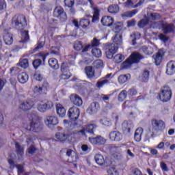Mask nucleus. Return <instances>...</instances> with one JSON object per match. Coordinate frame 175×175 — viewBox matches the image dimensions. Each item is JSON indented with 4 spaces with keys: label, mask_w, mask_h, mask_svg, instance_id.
Instances as JSON below:
<instances>
[{
    "label": "nucleus",
    "mask_w": 175,
    "mask_h": 175,
    "mask_svg": "<svg viewBox=\"0 0 175 175\" xmlns=\"http://www.w3.org/2000/svg\"><path fill=\"white\" fill-rule=\"evenodd\" d=\"M45 124L47 126H51V125H57L58 118L54 116H48L46 117Z\"/></svg>",
    "instance_id": "obj_15"
},
{
    "label": "nucleus",
    "mask_w": 175,
    "mask_h": 175,
    "mask_svg": "<svg viewBox=\"0 0 175 175\" xmlns=\"http://www.w3.org/2000/svg\"><path fill=\"white\" fill-rule=\"evenodd\" d=\"M49 65L52 68V69H54L55 70H57V69H59V65L58 64V60L55 58H51L49 59Z\"/></svg>",
    "instance_id": "obj_27"
},
{
    "label": "nucleus",
    "mask_w": 175,
    "mask_h": 175,
    "mask_svg": "<svg viewBox=\"0 0 175 175\" xmlns=\"http://www.w3.org/2000/svg\"><path fill=\"white\" fill-rule=\"evenodd\" d=\"M3 39L5 44L10 46L13 43V36L12 34H10L8 30H4Z\"/></svg>",
    "instance_id": "obj_13"
},
{
    "label": "nucleus",
    "mask_w": 175,
    "mask_h": 175,
    "mask_svg": "<svg viewBox=\"0 0 175 175\" xmlns=\"http://www.w3.org/2000/svg\"><path fill=\"white\" fill-rule=\"evenodd\" d=\"M28 74L26 72H21L18 75V80L19 83H21V84H25L27 81H28Z\"/></svg>",
    "instance_id": "obj_25"
},
{
    "label": "nucleus",
    "mask_w": 175,
    "mask_h": 175,
    "mask_svg": "<svg viewBox=\"0 0 175 175\" xmlns=\"http://www.w3.org/2000/svg\"><path fill=\"white\" fill-rule=\"evenodd\" d=\"M116 32H120L122 29V25L121 23H116L113 26Z\"/></svg>",
    "instance_id": "obj_58"
},
{
    "label": "nucleus",
    "mask_w": 175,
    "mask_h": 175,
    "mask_svg": "<svg viewBox=\"0 0 175 175\" xmlns=\"http://www.w3.org/2000/svg\"><path fill=\"white\" fill-rule=\"evenodd\" d=\"M100 44V42L99 40L96 39V38H94L92 42V47H98Z\"/></svg>",
    "instance_id": "obj_60"
},
{
    "label": "nucleus",
    "mask_w": 175,
    "mask_h": 175,
    "mask_svg": "<svg viewBox=\"0 0 175 175\" xmlns=\"http://www.w3.org/2000/svg\"><path fill=\"white\" fill-rule=\"evenodd\" d=\"M30 126L32 131L36 132V131L42 129V124L40 121L32 119Z\"/></svg>",
    "instance_id": "obj_22"
},
{
    "label": "nucleus",
    "mask_w": 175,
    "mask_h": 175,
    "mask_svg": "<svg viewBox=\"0 0 175 175\" xmlns=\"http://www.w3.org/2000/svg\"><path fill=\"white\" fill-rule=\"evenodd\" d=\"M47 55H49V53H44V52H40L38 54V57L42 58L43 62L46 61V57H47Z\"/></svg>",
    "instance_id": "obj_59"
},
{
    "label": "nucleus",
    "mask_w": 175,
    "mask_h": 175,
    "mask_svg": "<svg viewBox=\"0 0 175 175\" xmlns=\"http://www.w3.org/2000/svg\"><path fill=\"white\" fill-rule=\"evenodd\" d=\"M137 10H133L132 11H128L126 12H124L122 16L123 17H133L135 14L137 13Z\"/></svg>",
    "instance_id": "obj_44"
},
{
    "label": "nucleus",
    "mask_w": 175,
    "mask_h": 175,
    "mask_svg": "<svg viewBox=\"0 0 175 175\" xmlns=\"http://www.w3.org/2000/svg\"><path fill=\"white\" fill-rule=\"evenodd\" d=\"M142 135H143V128L139 127L136 129L134 135L135 142H140L142 140Z\"/></svg>",
    "instance_id": "obj_30"
},
{
    "label": "nucleus",
    "mask_w": 175,
    "mask_h": 175,
    "mask_svg": "<svg viewBox=\"0 0 175 175\" xmlns=\"http://www.w3.org/2000/svg\"><path fill=\"white\" fill-rule=\"evenodd\" d=\"M118 50V46L116 45V44H111L105 51L107 58L111 59L113 55L117 53Z\"/></svg>",
    "instance_id": "obj_9"
},
{
    "label": "nucleus",
    "mask_w": 175,
    "mask_h": 175,
    "mask_svg": "<svg viewBox=\"0 0 175 175\" xmlns=\"http://www.w3.org/2000/svg\"><path fill=\"white\" fill-rule=\"evenodd\" d=\"M142 50L144 54H146V55H151V54L154 53V49L151 46H144L142 47Z\"/></svg>",
    "instance_id": "obj_36"
},
{
    "label": "nucleus",
    "mask_w": 175,
    "mask_h": 175,
    "mask_svg": "<svg viewBox=\"0 0 175 175\" xmlns=\"http://www.w3.org/2000/svg\"><path fill=\"white\" fill-rule=\"evenodd\" d=\"M151 27L159 28V29L161 28L163 33H170V32H174L175 28L174 25L169 24L164 21L153 22L151 25Z\"/></svg>",
    "instance_id": "obj_2"
},
{
    "label": "nucleus",
    "mask_w": 175,
    "mask_h": 175,
    "mask_svg": "<svg viewBox=\"0 0 175 175\" xmlns=\"http://www.w3.org/2000/svg\"><path fill=\"white\" fill-rule=\"evenodd\" d=\"M94 68H99L103 67V62L100 59L96 60L94 62Z\"/></svg>",
    "instance_id": "obj_52"
},
{
    "label": "nucleus",
    "mask_w": 175,
    "mask_h": 175,
    "mask_svg": "<svg viewBox=\"0 0 175 175\" xmlns=\"http://www.w3.org/2000/svg\"><path fill=\"white\" fill-rule=\"evenodd\" d=\"M32 106H33V104L31 103H29L28 101H25L22 103L20 105V109L21 110H23L24 111H27V110H31L32 109Z\"/></svg>",
    "instance_id": "obj_28"
},
{
    "label": "nucleus",
    "mask_w": 175,
    "mask_h": 175,
    "mask_svg": "<svg viewBox=\"0 0 175 175\" xmlns=\"http://www.w3.org/2000/svg\"><path fill=\"white\" fill-rule=\"evenodd\" d=\"M12 23L18 31H23L27 27V19L24 15H15L12 18Z\"/></svg>",
    "instance_id": "obj_3"
},
{
    "label": "nucleus",
    "mask_w": 175,
    "mask_h": 175,
    "mask_svg": "<svg viewBox=\"0 0 175 175\" xmlns=\"http://www.w3.org/2000/svg\"><path fill=\"white\" fill-rule=\"evenodd\" d=\"M128 92L126 90H122L118 95V99L119 102H122L126 99V95Z\"/></svg>",
    "instance_id": "obj_40"
},
{
    "label": "nucleus",
    "mask_w": 175,
    "mask_h": 175,
    "mask_svg": "<svg viewBox=\"0 0 175 175\" xmlns=\"http://www.w3.org/2000/svg\"><path fill=\"white\" fill-rule=\"evenodd\" d=\"M99 21V11L98 10H94V15L92 16V23H96Z\"/></svg>",
    "instance_id": "obj_50"
},
{
    "label": "nucleus",
    "mask_w": 175,
    "mask_h": 175,
    "mask_svg": "<svg viewBox=\"0 0 175 175\" xmlns=\"http://www.w3.org/2000/svg\"><path fill=\"white\" fill-rule=\"evenodd\" d=\"M99 109V103H92L88 108V112L89 114H95V113H98Z\"/></svg>",
    "instance_id": "obj_20"
},
{
    "label": "nucleus",
    "mask_w": 175,
    "mask_h": 175,
    "mask_svg": "<svg viewBox=\"0 0 175 175\" xmlns=\"http://www.w3.org/2000/svg\"><path fill=\"white\" fill-rule=\"evenodd\" d=\"M74 49L77 50V51H80V50L83 49V44L80 41H76L74 44Z\"/></svg>",
    "instance_id": "obj_48"
},
{
    "label": "nucleus",
    "mask_w": 175,
    "mask_h": 175,
    "mask_svg": "<svg viewBox=\"0 0 175 175\" xmlns=\"http://www.w3.org/2000/svg\"><path fill=\"white\" fill-rule=\"evenodd\" d=\"M131 79V75H122L118 77V82L120 84H124V83H126L128 80Z\"/></svg>",
    "instance_id": "obj_33"
},
{
    "label": "nucleus",
    "mask_w": 175,
    "mask_h": 175,
    "mask_svg": "<svg viewBox=\"0 0 175 175\" xmlns=\"http://www.w3.org/2000/svg\"><path fill=\"white\" fill-rule=\"evenodd\" d=\"M149 77H150V71H148V70H144L142 75V81H148Z\"/></svg>",
    "instance_id": "obj_46"
},
{
    "label": "nucleus",
    "mask_w": 175,
    "mask_h": 175,
    "mask_svg": "<svg viewBox=\"0 0 175 175\" xmlns=\"http://www.w3.org/2000/svg\"><path fill=\"white\" fill-rule=\"evenodd\" d=\"M18 66H21V68H23V69H27L28 66H29V63L28 62V59H24L22 61L19 62L18 64Z\"/></svg>",
    "instance_id": "obj_43"
},
{
    "label": "nucleus",
    "mask_w": 175,
    "mask_h": 175,
    "mask_svg": "<svg viewBox=\"0 0 175 175\" xmlns=\"http://www.w3.org/2000/svg\"><path fill=\"white\" fill-rule=\"evenodd\" d=\"M29 41V34L28 33V31H23L21 32V42L27 43V42Z\"/></svg>",
    "instance_id": "obj_34"
},
{
    "label": "nucleus",
    "mask_w": 175,
    "mask_h": 175,
    "mask_svg": "<svg viewBox=\"0 0 175 175\" xmlns=\"http://www.w3.org/2000/svg\"><path fill=\"white\" fill-rule=\"evenodd\" d=\"M18 175H23L24 174V166L21 165H16Z\"/></svg>",
    "instance_id": "obj_53"
},
{
    "label": "nucleus",
    "mask_w": 175,
    "mask_h": 175,
    "mask_svg": "<svg viewBox=\"0 0 175 175\" xmlns=\"http://www.w3.org/2000/svg\"><path fill=\"white\" fill-rule=\"evenodd\" d=\"M132 128H133V123H132V122L124 121L122 124V129L126 135L130 133Z\"/></svg>",
    "instance_id": "obj_17"
},
{
    "label": "nucleus",
    "mask_w": 175,
    "mask_h": 175,
    "mask_svg": "<svg viewBox=\"0 0 175 175\" xmlns=\"http://www.w3.org/2000/svg\"><path fill=\"white\" fill-rule=\"evenodd\" d=\"M108 12L111 14H116V13H118L120 12V7L118 5H111L108 7Z\"/></svg>",
    "instance_id": "obj_31"
},
{
    "label": "nucleus",
    "mask_w": 175,
    "mask_h": 175,
    "mask_svg": "<svg viewBox=\"0 0 175 175\" xmlns=\"http://www.w3.org/2000/svg\"><path fill=\"white\" fill-rule=\"evenodd\" d=\"M44 46V42H39L37 46L33 49V52L36 53V51H38V50H40V49H43Z\"/></svg>",
    "instance_id": "obj_62"
},
{
    "label": "nucleus",
    "mask_w": 175,
    "mask_h": 175,
    "mask_svg": "<svg viewBox=\"0 0 175 175\" xmlns=\"http://www.w3.org/2000/svg\"><path fill=\"white\" fill-rule=\"evenodd\" d=\"M70 77H72V74L70 72H69V70L62 72L61 78L63 80H68V79H70Z\"/></svg>",
    "instance_id": "obj_45"
},
{
    "label": "nucleus",
    "mask_w": 175,
    "mask_h": 175,
    "mask_svg": "<svg viewBox=\"0 0 175 175\" xmlns=\"http://www.w3.org/2000/svg\"><path fill=\"white\" fill-rule=\"evenodd\" d=\"M143 58H144V57H143L142 54L137 52H134L131 55L128 59L122 63V67L123 69H128V68H131L132 64H137L140 62V59H143Z\"/></svg>",
    "instance_id": "obj_1"
},
{
    "label": "nucleus",
    "mask_w": 175,
    "mask_h": 175,
    "mask_svg": "<svg viewBox=\"0 0 175 175\" xmlns=\"http://www.w3.org/2000/svg\"><path fill=\"white\" fill-rule=\"evenodd\" d=\"M106 84H109V80L107 79H100L96 83V87L98 88H102V87L106 85Z\"/></svg>",
    "instance_id": "obj_41"
},
{
    "label": "nucleus",
    "mask_w": 175,
    "mask_h": 175,
    "mask_svg": "<svg viewBox=\"0 0 175 175\" xmlns=\"http://www.w3.org/2000/svg\"><path fill=\"white\" fill-rule=\"evenodd\" d=\"M69 125H70V129L71 131H73V129H76L77 128H79V124H77L75 120L72 122H69Z\"/></svg>",
    "instance_id": "obj_56"
},
{
    "label": "nucleus",
    "mask_w": 175,
    "mask_h": 175,
    "mask_svg": "<svg viewBox=\"0 0 175 175\" xmlns=\"http://www.w3.org/2000/svg\"><path fill=\"white\" fill-rule=\"evenodd\" d=\"M43 90H44V89H43V88H42L40 86H34L33 92H34V94H37V95H39V94H43V92H44V91Z\"/></svg>",
    "instance_id": "obj_49"
},
{
    "label": "nucleus",
    "mask_w": 175,
    "mask_h": 175,
    "mask_svg": "<svg viewBox=\"0 0 175 175\" xmlns=\"http://www.w3.org/2000/svg\"><path fill=\"white\" fill-rule=\"evenodd\" d=\"M109 139L111 142H121L122 140V134L119 131H111L109 133Z\"/></svg>",
    "instance_id": "obj_14"
},
{
    "label": "nucleus",
    "mask_w": 175,
    "mask_h": 175,
    "mask_svg": "<svg viewBox=\"0 0 175 175\" xmlns=\"http://www.w3.org/2000/svg\"><path fill=\"white\" fill-rule=\"evenodd\" d=\"M159 39L164 43H166L167 40H169V38H167L165 34H160L159 36Z\"/></svg>",
    "instance_id": "obj_63"
},
{
    "label": "nucleus",
    "mask_w": 175,
    "mask_h": 175,
    "mask_svg": "<svg viewBox=\"0 0 175 175\" xmlns=\"http://www.w3.org/2000/svg\"><path fill=\"white\" fill-rule=\"evenodd\" d=\"M95 161L98 165H100V166H102V165L105 164V158L103 157V155L100 154H97L94 157Z\"/></svg>",
    "instance_id": "obj_32"
},
{
    "label": "nucleus",
    "mask_w": 175,
    "mask_h": 175,
    "mask_svg": "<svg viewBox=\"0 0 175 175\" xmlns=\"http://www.w3.org/2000/svg\"><path fill=\"white\" fill-rule=\"evenodd\" d=\"M40 65H42V60L40 59H36L33 62V66L35 69H38Z\"/></svg>",
    "instance_id": "obj_54"
},
{
    "label": "nucleus",
    "mask_w": 175,
    "mask_h": 175,
    "mask_svg": "<svg viewBox=\"0 0 175 175\" xmlns=\"http://www.w3.org/2000/svg\"><path fill=\"white\" fill-rule=\"evenodd\" d=\"M161 102H169L172 99V89L169 86H164L159 94Z\"/></svg>",
    "instance_id": "obj_5"
},
{
    "label": "nucleus",
    "mask_w": 175,
    "mask_h": 175,
    "mask_svg": "<svg viewBox=\"0 0 175 175\" xmlns=\"http://www.w3.org/2000/svg\"><path fill=\"white\" fill-rule=\"evenodd\" d=\"M77 2L79 5H87V3H90L91 6L94 5L92 0H77Z\"/></svg>",
    "instance_id": "obj_51"
},
{
    "label": "nucleus",
    "mask_w": 175,
    "mask_h": 175,
    "mask_svg": "<svg viewBox=\"0 0 175 175\" xmlns=\"http://www.w3.org/2000/svg\"><path fill=\"white\" fill-rule=\"evenodd\" d=\"M53 16L57 18H59L62 23H64L68 20L66 12L64 11V8L61 6H57L53 11Z\"/></svg>",
    "instance_id": "obj_6"
},
{
    "label": "nucleus",
    "mask_w": 175,
    "mask_h": 175,
    "mask_svg": "<svg viewBox=\"0 0 175 175\" xmlns=\"http://www.w3.org/2000/svg\"><path fill=\"white\" fill-rule=\"evenodd\" d=\"M15 147L16 148L18 155H20L21 157H22V155H24V148L20 146V144L16 142Z\"/></svg>",
    "instance_id": "obj_38"
},
{
    "label": "nucleus",
    "mask_w": 175,
    "mask_h": 175,
    "mask_svg": "<svg viewBox=\"0 0 175 175\" xmlns=\"http://www.w3.org/2000/svg\"><path fill=\"white\" fill-rule=\"evenodd\" d=\"M152 127L149 129L150 132L155 133L158 131H163L165 129V122L163 120H157V119H152L151 120Z\"/></svg>",
    "instance_id": "obj_4"
},
{
    "label": "nucleus",
    "mask_w": 175,
    "mask_h": 175,
    "mask_svg": "<svg viewBox=\"0 0 175 175\" xmlns=\"http://www.w3.org/2000/svg\"><path fill=\"white\" fill-rule=\"evenodd\" d=\"M56 110L59 117H65L66 116V109L61 104L56 105Z\"/></svg>",
    "instance_id": "obj_24"
},
{
    "label": "nucleus",
    "mask_w": 175,
    "mask_h": 175,
    "mask_svg": "<svg viewBox=\"0 0 175 175\" xmlns=\"http://www.w3.org/2000/svg\"><path fill=\"white\" fill-rule=\"evenodd\" d=\"M92 53L94 57H96V58H100V57H102V51H100V49L98 48H94L92 49Z\"/></svg>",
    "instance_id": "obj_39"
},
{
    "label": "nucleus",
    "mask_w": 175,
    "mask_h": 175,
    "mask_svg": "<svg viewBox=\"0 0 175 175\" xmlns=\"http://www.w3.org/2000/svg\"><path fill=\"white\" fill-rule=\"evenodd\" d=\"M54 107V104L53 101H46V102H41L38 104V110L41 113H44L46 110H51Z\"/></svg>",
    "instance_id": "obj_8"
},
{
    "label": "nucleus",
    "mask_w": 175,
    "mask_h": 175,
    "mask_svg": "<svg viewBox=\"0 0 175 175\" xmlns=\"http://www.w3.org/2000/svg\"><path fill=\"white\" fill-rule=\"evenodd\" d=\"M66 155L67 157H68V162H69L70 163H74V162H77V160L79 159L77 154L72 149L66 150Z\"/></svg>",
    "instance_id": "obj_12"
},
{
    "label": "nucleus",
    "mask_w": 175,
    "mask_h": 175,
    "mask_svg": "<svg viewBox=\"0 0 175 175\" xmlns=\"http://www.w3.org/2000/svg\"><path fill=\"white\" fill-rule=\"evenodd\" d=\"M167 75H174L175 73V62L170 61L167 64V70H166Z\"/></svg>",
    "instance_id": "obj_21"
},
{
    "label": "nucleus",
    "mask_w": 175,
    "mask_h": 175,
    "mask_svg": "<svg viewBox=\"0 0 175 175\" xmlns=\"http://www.w3.org/2000/svg\"><path fill=\"white\" fill-rule=\"evenodd\" d=\"M144 3V0H140L137 3V0H127V2L124 3L125 8H133V9H136V8H139V6H142Z\"/></svg>",
    "instance_id": "obj_11"
},
{
    "label": "nucleus",
    "mask_w": 175,
    "mask_h": 175,
    "mask_svg": "<svg viewBox=\"0 0 175 175\" xmlns=\"http://www.w3.org/2000/svg\"><path fill=\"white\" fill-rule=\"evenodd\" d=\"M68 116L70 120L76 121V120H77L80 116V109L76 107L70 108L68 112Z\"/></svg>",
    "instance_id": "obj_10"
},
{
    "label": "nucleus",
    "mask_w": 175,
    "mask_h": 175,
    "mask_svg": "<svg viewBox=\"0 0 175 175\" xmlns=\"http://www.w3.org/2000/svg\"><path fill=\"white\" fill-rule=\"evenodd\" d=\"M96 129V126L94 124H90L86 127H83L81 130L77 131V133H81L82 136L87 137V133L90 136H94V131Z\"/></svg>",
    "instance_id": "obj_7"
},
{
    "label": "nucleus",
    "mask_w": 175,
    "mask_h": 175,
    "mask_svg": "<svg viewBox=\"0 0 175 175\" xmlns=\"http://www.w3.org/2000/svg\"><path fill=\"white\" fill-rule=\"evenodd\" d=\"M109 150L111 152H120V147L116 146L114 145H111L109 146Z\"/></svg>",
    "instance_id": "obj_57"
},
{
    "label": "nucleus",
    "mask_w": 175,
    "mask_h": 175,
    "mask_svg": "<svg viewBox=\"0 0 175 175\" xmlns=\"http://www.w3.org/2000/svg\"><path fill=\"white\" fill-rule=\"evenodd\" d=\"M55 137L59 142H65L68 139V135L63 133H57L55 135Z\"/></svg>",
    "instance_id": "obj_37"
},
{
    "label": "nucleus",
    "mask_w": 175,
    "mask_h": 175,
    "mask_svg": "<svg viewBox=\"0 0 175 175\" xmlns=\"http://www.w3.org/2000/svg\"><path fill=\"white\" fill-rule=\"evenodd\" d=\"M97 144H105L106 143V139H105L101 136L96 137Z\"/></svg>",
    "instance_id": "obj_61"
},
{
    "label": "nucleus",
    "mask_w": 175,
    "mask_h": 175,
    "mask_svg": "<svg viewBox=\"0 0 175 175\" xmlns=\"http://www.w3.org/2000/svg\"><path fill=\"white\" fill-rule=\"evenodd\" d=\"M113 23L114 18H113L111 16H104L101 19V23L104 27H111V25H113Z\"/></svg>",
    "instance_id": "obj_19"
},
{
    "label": "nucleus",
    "mask_w": 175,
    "mask_h": 175,
    "mask_svg": "<svg viewBox=\"0 0 175 175\" xmlns=\"http://www.w3.org/2000/svg\"><path fill=\"white\" fill-rule=\"evenodd\" d=\"M90 24H91L90 19L83 18L79 21V26L81 27L83 29H87L90 26Z\"/></svg>",
    "instance_id": "obj_29"
},
{
    "label": "nucleus",
    "mask_w": 175,
    "mask_h": 175,
    "mask_svg": "<svg viewBox=\"0 0 175 175\" xmlns=\"http://www.w3.org/2000/svg\"><path fill=\"white\" fill-rule=\"evenodd\" d=\"M113 42L112 44H115V46L118 47V46L122 44V36L120 33H116L113 38Z\"/></svg>",
    "instance_id": "obj_26"
},
{
    "label": "nucleus",
    "mask_w": 175,
    "mask_h": 175,
    "mask_svg": "<svg viewBox=\"0 0 175 175\" xmlns=\"http://www.w3.org/2000/svg\"><path fill=\"white\" fill-rule=\"evenodd\" d=\"M124 59L125 57H124V55L121 54H118L114 56L113 61L116 64H121V62L124 61Z\"/></svg>",
    "instance_id": "obj_42"
},
{
    "label": "nucleus",
    "mask_w": 175,
    "mask_h": 175,
    "mask_svg": "<svg viewBox=\"0 0 175 175\" xmlns=\"http://www.w3.org/2000/svg\"><path fill=\"white\" fill-rule=\"evenodd\" d=\"M70 99L73 105L75 106H81L83 105V100L79 95L74 94L70 96Z\"/></svg>",
    "instance_id": "obj_16"
},
{
    "label": "nucleus",
    "mask_w": 175,
    "mask_h": 175,
    "mask_svg": "<svg viewBox=\"0 0 175 175\" xmlns=\"http://www.w3.org/2000/svg\"><path fill=\"white\" fill-rule=\"evenodd\" d=\"M148 17L149 20H159L161 18V14L158 13H151Z\"/></svg>",
    "instance_id": "obj_47"
},
{
    "label": "nucleus",
    "mask_w": 175,
    "mask_h": 175,
    "mask_svg": "<svg viewBox=\"0 0 175 175\" xmlns=\"http://www.w3.org/2000/svg\"><path fill=\"white\" fill-rule=\"evenodd\" d=\"M65 6L72 8L75 5V0H64Z\"/></svg>",
    "instance_id": "obj_55"
},
{
    "label": "nucleus",
    "mask_w": 175,
    "mask_h": 175,
    "mask_svg": "<svg viewBox=\"0 0 175 175\" xmlns=\"http://www.w3.org/2000/svg\"><path fill=\"white\" fill-rule=\"evenodd\" d=\"M148 23H150V18H148V16H146L144 19L141 20L138 23V27L139 28H144V27H146Z\"/></svg>",
    "instance_id": "obj_35"
},
{
    "label": "nucleus",
    "mask_w": 175,
    "mask_h": 175,
    "mask_svg": "<svg viewBox=\"0 0 175 175\" xmlns=\"http://www.w3.org/2000/svg\"><path fill=\"white\" fill-rule=\"evenodd\" d=\"M85 72L88 79L95 77V69L92 66H87L85 68Z\"/></svg>",
    "instance_id": "obj_23"
},
{
    "label": "nucleus",
    "mask_w": 175,
    "mask_h": 175,
    "mask_svg": "<svg viewBox=\"0 0 175 175\" xmlns=\"http://www.w3.org/2000/svg\"><path fill=\"white\" fill-rule=\"evenodd\" d=\"M109 175H118V172H117L114 168H110L108 170Z\"/></svg>",
    "instance_id": "obj_64"
},
{
    "label": "nucleus",
    "mask_w": 175,
    "mask_h": 175,
    "mask_svg": "<svg viewBox=\"0 0 175 175\" xmlns=\"http://www.w3.org/2000/svg\"><path fill=\"white\" fill-rule=\"evenodd\" d=\"M163 55H165V50L160 49L157 52V55L153 56L154 58L155 64L156 65H157V66L161 65V62H162V58L163 57Z\"/></svg>",
    "instance_id": "obj_18"
}]
</instances>
